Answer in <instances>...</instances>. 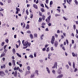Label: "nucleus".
Segmentation results:
<instances>
[{"label": "nucleus", "mask_w": 78, "mask_h": 78, "mask_svg": "<svg viewBox=\"0 0 78 78\" xmlns=\"http://www.w3.org/2000/svg\"><path fill=\"white\" fill-rule=\"evenodd\" d=\"M51 51H53V50H54V49H53V47H51Z\"/></svg>", "instance_id": "58"}, {"label": "nucleus", "mask_w": 78, "mask_h": 78, "mask_svg": "<svg viewBox=\"0 0 78 78\" xmlns=\"http://www.w3.org/2000/svg\"><path fill=\"white\" fill-rule=\"evenodd\" d=\"M16 11H20V9H19V8L16 7Z\"/></svg>", "instance_id": "41"}, {"label": "nucleus", "mask_w": 78, "mask_h": 78, "mask_svg": "<svg viewBox=\"0 0 78 78\" xmlns=\"http://www.w3.org/2000/svg\"><path fill=\"white\" fill-rule=\"evenodd\" d=\"M30 18L31 19H32L33 18V15L32 14H31L30 16Z\"/></svg>", "instance_id": "35"}, {"label": "nucleus", "mask_w": 78, "mask_h": 78, "mask_svg": "<svg viewBox=\"0 0 78 78\" xmlns=\"http://www.w3.org/2000/svg\"><path fill=\"white\" fill-rule=\"evenodd\" d=\"M72 55L74 57H75V56H76V55H75V53H74V52H72Z\"/></svg>", "instance_id": "33"}, {"label": "nucleus", "mask_w": 78, "mask_h": 78, "mask_svg": "<svg viewBox=\"0 0 78 78\" xmlns=\"http://www.w3.org/2000/svg\"><path fill=\"white\" fill-rule=\"evenodd\" d=\"M0 5H1V6H3V3L2 2H0Z\"/></svg>", "instance_id": "53"}, {"label": "nucleus", "mask_w": 78, "mask_h": 78, "mask_svg": "<svg viewBox=\"0 0 78 78\" xmlns=\"http://www.w3.org/2000/svg\"><path fill=\"white\" fill-rule=\"evenodd\" d=\"M66 44L67 45H69V41H68V39H66Z\"/></svg>", "instance_id": "38"}, {"label": "nucleus", "mask_w": 78, "mask_h": 78, "mask_svg": "<svg viewBox=\"0 0 78 78\" xmlns=\"http://www.w3.org/2000/svg\"><path fill=\"white\" fill-rule=\"evenodd\" d=\"M29 28H30V25H29V24H27L26 27H25L26 29L27 30L29 29Z\"/></svg>", "instance_id": "13"}, {"label": "nucleus", "mask_w": 78, "mask_h": 78, "mask_svg": "<svg viewBox=\"0 0 78 78\" xmlns=\"http://www.w3.org/2000/svg\"><path fill=\"white\" fill-rule=\"evenodd\" d=\"M3 75H6V74L3 71H0V75L1 76H4Z\"/></svg>", "instance_id": "3"}, {"label": "nucleus", "mask_w": 78, "mask_h": 78, "mask_svg": "<svg viewBox=\"0 0 78 78\" xmlns=\"http://www.w3.org/2000/svg\"><path fill=\"white\" fill-rule=\"evenodd\" d=\"M75 3L76 5H78V1H77V0H75Z\"/></svg>", "instance_id": "28"}, {"label": "nucleus", "mask_w": 78, "mask_h": 78, "mask_svg": "<svg viewBox=\"0 0 78 78\" xmlns=\"http://www.w3.org/2000/svg\"><path fill=\"white\" fill-rule=\"evenodd\" d=\"M33 7H34V8H35V9H37V5L36 4L33 5Z\"/></svg>", "instance_id": "14"}, {"label": "nucleus", "mask_w": 78, "mask_h": 78, "mask_svg": "<svg viewBox=\"0 0 78 78\" xmlns=\"http://www.w3.org/2000/svg\"><path fill=\"white\" fill-rule=\"evenodd\" d=\"M57 10L59 12H61V9H57Z\"/></svg>", "instance_id": "61"}, {"label": "nucleus", "mask_w": 78, "mask_h": 78, "mask_svg": "<svg viewBox=\"0 0 78 78\" xmlns=\"http://www.w3.org/2000/svg\"><path fill=\"white\" fill-rule=\"evenodd\" d=\"M41 12H45V10H44V8L41 9Z\"/></svg>", "instance_id": "47"}, {"label": "nucleus", "mask_w": 78, "mask_h": 78, "mask_svg": "<svg viewBox=\"0 0 78 78\" xmlns=\"http://www.w3.org/2000/svg\"><path fill=\"white\" fill-rule=\"evenodd\" d=\"M12 51L13 53V54H14L16 53V50L14 48H13L12 49Z\"/></svg>", "instance_id": "23"}, {"label": "nucleus", "mask_w": 78, "mask_h": 78, "mask_svg": "<svg viewBox=\"0 0 78 78\" xmlns=\"http://www.w3.org/2000/svg\"><path fill=\"white\" fill-rule=\"evenodd\" d=\"M9 66H12V64L10 62H9Z\"/></svg>", "instance_id": "59"}, {"label": "nucleus", "mask_w": 78, "mask_h": 78, "mask_svg": "<svg viewBox=\"0 0 78 78\" xmlns=\"http://www.w3.org/2000/svg\"><path fill=\"white\" fill-rule=\"evenodd\" d=\"M39 16H42V12H39Z\"/></svg>", "instance_id": "24"}, {"label": "nucleus", "mask_w": 78, "mask_h": 78, "mask_svg": "<svg viewBox=\"0 0 78 78\" xmlns=\"http://www.w3.org/2000/svg\"><path fill=\"white\" fill-rule=\"evenodd\" d=\"M44 34H43L41 35V40H43V37H44Z\"/></svg>", "instance_id": "18"}, {"label": "nucleus", "mask_w": 78, "mask_h": 78, "mask_svg": "<svg viewBox=\"0 0 78 78\" xmlns=\"http://www.w3.org/2000/svg\"><path fill=\"white\" fill-rule=\"evenodd\" d=\"M31 78H33V77H34V74H33L31 75L30 76Z\"/></svg>", "instance_id": "45"}, {"label": "nucleus", "mask_w": 78, "mask_h": 78, "mask_svg": "<svg viewBox=\"0 0 78 78\" xmlns=\"http://www.w3.org/2000/svg\"><path fill=\"white\" fill-rule=\"evenodd\" d=\"M51 18V16H50V15L48 17V23H50V20Z\"/></svg>", "instance_id": "11"}, {"label": "nucleus", "mask_w": 78, "mask_h": 78, "mask_svg": "<svg viewBox=\"0 0 78 78\" xmlns=\"http://www.w3.org/2000/svg\"><path fill=\"white\" fill-rule=\"evenodd\" d=\"M58 74H61V70H58Z\"/></svg>", "instance_id": "31"}, {"label": "nucleus", "mask_w": 78, "mask_h": 78, "mask_svg": "<svg viewBox=\"0 0 78 78\" xmlns=\"http://www.w3.org/2000/svg\"><path fill=\"white\" fill-rule=\"evenodd\" d=\"M52 72L53 74H55V73H56V72H55V70H53Z\"/></svg>", "instance_id": "46"}, {"label": "nucleus", "mask_w": 78, "mask_h": 78, "mask_svg": "<svg viewBox=\"0 0 78 78\" xmlns=\"http://www.w3.org/2000/svg\"><path fill=\"white\" fill-rule=\"evenodd\" d=\"M4 11L3 9H2V8H0V12H2V11Z\"/></svg>", "instance_id": "30"}, {"label": "nucleus", "mask_w": 78, "mask_h": 78, "mask_svg": "<svg viewBox=\"0 0 78 78\" xmlns=\"http://www.w3.org/2000/svg\"><path fill=\"white\" fill-rule=\"evenodd\" d=\"M62 49L63 50H64V51L66 50V49H65V47H62Z\"/></svg>", "instance_id": "62"}, {"label": "nucleus", "mask_w": 78, "mask_h": 78, "mask_svg": "<svg viewBox=\"0 0 78 78\" xmlns=\"http://www.w3.org/2000/svg\"><path fill=\"white\" fill-rule=\"evenodd\" d=\"M72 44H74V40H72Z\"/></svg>", "instance_id": "64"}, {"label": "nucleus", "mask_w": 78, "mask_h": 78, "mask_svg": "<svg viewBox=\"0 0 78 78\" xmlns=\"http://www.w3.org/2000/svg\"><path fill=\"white\" fill-rule=\"evenodd\" d=\"M29 57H30V58H34V57H33V56L32 55H30L29 56Z\"/></svg>", "instance_id": "34"}, {"label": "nucleus", "mask_w": 78, "mask_h": 78, "mask_svg": "<svg viewBox=\"0 0 78 78\" xmlns=\"http://www.w3.org/2000/svg\"><path fill=\"white\" fill-rule=\"evenodd\" d=\"M41 6H42V8H44V4H41Z\"/></svg>", "instance_id": "54"}, {"label": "nucleus", "mask_w": 78, "mask_h": 78, "mask_svg": "<svg viewBox=\"0 0 78 78\" xmlns=\"http://www.w3.org/2000/svg\"><path fill=\"white\" fill-rule=\"evenodd\" d=\"M5 53H3L2 54H1L0 57L2 58V57H3V56H5Z\"/></svg>", "instance_id": "16"}, {"label": "nucleus", "mask_w": 78, "mask_h": 78, "mask_svg": "<svg viewBox=\"0 0 78 78\" xmlns=\"http://www.w3.org/2000/svg\"><path fill=\"white\" fill-rule=\"evenodd\" d=\"M11 0H8L7 2L8 3H11Z\"/></svg>", "instance_id": "36"}, {"label": "nucleus", "mask_w": 78, "mask_h": 78, "mask_svg": "<svg viewBox=\"0 0 78 78\" xmlns=\"http://www.w3.org/2000/svg\"><path fill=\"white\" fill-rule=\"evenodd\" d=\"M46 69L47 71L48 72V73H50V70L48 69V67H46Z\"/></svg>", "instance_id": "20"}, {"label": "nucleus", "mask_w": 78, "mask_h": 78, "mask_svg": "<svg viewBox=\"0 0 78 78\" xmlns=\"http://www.w3.org/2000/svg\"><path fill=\"white\" fill-rule=\"evenodd\" d=\"M55 41V36H52L51 39V44H54Z\"/></svg>", "instance_id": "2"}, {"label": "nucleus", "mask_w": 78, "mask_h": 78, "mask_svg": "<svg viewBox=\"0 0 78 78\" xmlns=\"http://www.w3.org/2000/svg\"><path fill=\"white\" fill-rule=\"evenodd\" d=\"M63 18L64 20H67V18H66V17L65 16L63 17Z\"/></svg>", "instance_id": "50"}, {"label": "nucleus", "mask_w": 78, "mask_h": 78, "mask_svg": "<svg viewBox=\"0 0 78 78\" xmlns=\"http://www.w3.org/2000/svg\"><path fill=\"white\" fill-rule=\"evenodd\" d=\"M45 7L46 8H47V9H49V7H48V6L46 4H45Z\"/></svg>", "instance_id": "40"}, {"label": "nucleus", "mask_w": 78, "mask_h": 78, "mask_svg": "<svg viewBox=\"0 0 78 78\" xmlns=\"http://www.w3.org/2000/svg\"><path fill=\"white\" fill-rule=\"evenodd\" d=\"M45 23H42L41 24V25H42V26H44L45 25Z\"/></svg>", "instance_id": "42"}, {"label": "nucleus", "mask_w": 78, "mask_h": 78, "mask_svg": "<svg viewBox=\"0 0 78 78\" xmlns=\"http://www.w3.org/2000/svg\"><path fill=\"white\" fill-rule=\"evenodd\" d=\"M53 4V1H51L50 2V7H51V5H52V4Z\"/></svg>", "instance_id": "25"}, {"label": "nucleus", "mask_w": 78, "mask_h": 78, "mask_svg": "<svg viewBox=\"0 0 78 78\" xmlns=\"http://www.w3.org/2000/svg\"><path fill=\"white\" fill-rule=\"evenodd\" d=\"M12 74V75L14 74V76H17V71H16L15 72H13Z\"/></svg>", "instance_id": "5"}, {"label": "nucleus", "mask_w": 78, "mask_h": 78, "mask_svg": "<svg viewBox=\"0 0 78 78\" xmlns=\"http://www.w3.org/2000/svg\"><path fill=\"white\" fill-rule=\"evenodd\" d=\"M27 33H29V34H30L31 33V31L30 30H27Z\"/></svg>", "instance_id": "51"}, {"label": "nucleus", "mask_w": 78, "mask_h": 78, "mask_svg": "<svg viewBox=\"0 0 78 78\" xmlns=\"http://www.w3.org/2000/svg\"><path fill=\"white\" fill-rule=\"evenodd\" d=\"M41 19H42L43 20H45V16H44V15H42Z\"/></svg>", "instance_id": "10"}, {"label": "nucleus", "mask_w": 78, "mask_h": 78, "mask_svg": "<svg viewBox=\"0 0 78 78\" xmlns=\"http://www.w3.org/2000/svg\"><path fill=\"white\" fill-rule=\"evenodd\" d=\"M73 28L74 30H76V26L75 25L73 26Z\"/></svg>", "instance_id": "55"}, {"label": "nucleus", "mask_w": 78, "mask_h": 78, "mask_svg": "<svg viewBox=\"0 0 78 78\" xmlns=\"http://www.w3.org/2000/svg\"><path fill=\"white\" fill-rule=\"evenodd\" d=\"M42 18L40 17L38 20L39 22H42Z\"/></svg>", "instance_id": "19"}, {"label": "nucleus", "mask_w": 78, "mask_h": 78, "mask_svg": "<svg viewBox=\"0 0 78 78\" xmlns=\"http://www.w3.org/2000/svg\"><path fill=\"white\" fill-rule=\"evenodd\" d=\"M4 44H5V42H2V43L1 44L2 46H3L4 45Z\"/></svg>", "instance_id": "49"}, {"label": "nucleus", "mask_w": 78, "mask_h": 78, "mask_svg": "<svg viewBox=\"0 0 78 78\" xmlns=\"http://www.w3.org/2000/svg\"><path fill=\"white\" fill-rule=\"evenodd\" d=\"M31 44V43H28V41H25L24 43L23 44V46L24 47H23V49L27 48L28 47H30Z\"/></svg>", "instance_id": "1"}, {"label": "nucleus", "mask_w": 78, "mask_h": 78, "mask_svg": "<svg viewBox=\"0 0 78 78\" xmlns=\"http://www.w3.org/2000/svg\"><path fill=\"white\" fill-rule=\"evenodd\" d=\"M27 69L29 71L30 70V67L29 66H28L27 67Z\"/></svg>", "instance_id": "37"}, {"label": "nucleus", "mask_w": 78, "mask_h": 78, "mask_svg": "<svg viewBox=\"0 0 78 78\" xmlns=\"http://www.w3.org/2000/svg\"><path fill=\"white\" fill-rule=\"evenodd\" d=\"M42 50H43V51H45V50H46V48H43L42 49Z\"/></svg>", "instance_id": "44"}, {"label": "nucleus", "mask_w": 78, "mask_h": 78, "mask_svg": "<svg viewBox=\"0 0 78 78\" xmlns=\"http://www.w3.org/2000/svg\"><path fill=\"white\" fill-rule=\"evenodd\" d=\"M30 37L31 39H33L34 38V37H33V34H30Z\"/></svg>", "instance_id": "9"}, {"label": "nucleus", "mask_w": 78, "mask_h": 78, "mask_svg": "<svg viewBox=\"0 0 78 78\" xmlns=\"http://www.w3.org/2000/svg\"><path fill=\"white\" fill-rule=\"evenodd\" d=\"M12 65H13V66H16V63L15 62V60H12Z\"/></svg>", "instance_id": "7"}, {"label": "nucleus", "mask_w": 78, "mask_h": 78, "mask_svg": "<svg viewBox=\"0 0 78 78\" xmlns=\"http://www.w3.org/2000/svg\"><path fill=\"white\" fill-rule=\"evenodd\" d=\"M25 9L24 8L23 10V14H24V12H25Z\"/></svg>", "instance_id": "56"}, {"label": "nucleus", "mask_w": 78, "mask_h": 78, "mask_svg": "<svg viewBox=\"0 0 78 78\" xmlns=\"http://www.w3.org/2000/svg\"><path fill=\"white\" fill-rule=\"evenodd\" d=\"M49 48V47H48V48H47V50H46V51L47 52H48V51H50V49Z\"/></svg>", "instance_id": "29"}, {"label": "nucleus", "mask_w": 78, "mask_h": 78, "mask_svg": "<svg viewBox=\"0 0 78 78\" xmlns=\"http://www.w3.org/2000/svg\"><path fill=\"white\" fill-rule=\"evenodd\" d=\"M23 70H20V73H23V72H24V69H23Z\"/></svg>", "instance_id": "32"}, {"label": "nucleus", "mask_w": 78, "mask_h": 78, "mask_svg": "<svg viewBox=\"0 0 78 78\" xmlns=\"http://www.w3.org/2000/svg\"><path fill=\"white\" fill-rule=\"evenodd\" d=\"M66 66V67H67V69H69V65H67Z\"/></svg>", "instance_id": "43"}, {"label": "nucleus", "mask_w": 78, "mask_h": 78, "mask_svg": "<svg viewBox=\"0 0 78 78\" xmlns=\"http://www.w3.org/2000/svg\"><path fill=\"white\" fill-rule=\"evenodd\" d=\"M34 38H35V37H37V34H34Z\"/></svg>", "instance_id": "22"}, {"label": "nucleus", "mask_w": 78, "mask_h": 78, "mask_svg": "<svg viewBox=\"0 0 78 78\" xmlns=\"http://www.w3.org/2000/svg\"><path fill=\"white\" fill-rule=\"evenodd\" d=\"M38 72H39V71L38 70H36L35 71V73H36L37 74V75L38 76L39 75V73H38Z\"/></svg>", "instance_id": "27"}, {"label": "nucleus", "mask_w": 78, "mask_h": 78, "mask_svg": "<svg viewBox=\"0 0 78 78\" xmlns=\"http://www.w3.org/2000/svg\"><path fill=\"white\" fill-rule=\"evenodd\" d=\"M5 41L6 43H8L9 42V40H8V39H5Z\"/></svg>", "instance_id": "26"}, {"label": "nucleus", "mask_w": 78, "mask_h": 78, "mask_svg": "<svg viewBox=\"0 0 78 78\" xmlns=\"http://www.w3.org/2000/svg\"><path fill=\"white\" fill-rule=\"evenodd\" d=\"M30 71H26V74L25 75V76H26L27 75H28L29 73H30Z\"/></svg>", "instance_id": "12"}, {"label": "nucleus", "mask_w": 78, "mask_h": 78, "mask_svg": "<svg viewBox=\"0 0 78 78\" xmlns=\"http://www.w3.org/2000/svg\"><path fill=\"white\" fill-rule=\"evenodd\" d=\"M63 75L62 74H61L60 75H59L57 77V78H62V77L63 76Z\"/></svg>", "instance_id": "8"}, {"label": "nucleus", "mask_w": 78, "mask_h": 78, "mask_svg": "<svg viewBox=\"0 0 78 78\" xmlns=\"http://www.w3.org/2000/svg\"><path fill=\"white\" fill-rule=\"evenodd\" d=\"M19 67H17L16 68L15 67L13 69L14 70H19Z\"/></svg>", "instance_id": "15"}, {"label": "nucleus", "mask_w": 78, "mask_h": 78, "mask_svg": "<svg viewBox=\"0 0 78 78\" xmlns=\"http://www.w3.org/2000/svg\"><path fill=\"white\" fill-rule=\"evenodd\" d=\"M23 28H24L25 27V23H23Z\"/></svg>", "instance_id": "48"}, {"label": "nucleus", "mask_w": 78, "mask_h": 78, "mask_svg": "<svg viewBox=\"0 0 78 78\" xmlns=\"http://www.w3.org/2000/svg\"><path fill=\"white\" fill-rule=\"evenodd\" d=\"M26 12L27 15H28L29 14V13L28 12V10H26Z\"/></svg>", "instance_id": "39"}, {"label": "nucleus", "mask_w": 78, "mask_h": 78, "mask_svg": "<svg viewBox=\"0 0 78 78\" xmlns=\"http://www.w3.org/2000/svg\"><path fill=\"white\" fill-rule=\"evenodd\" d=\"M45 31H49V30H48V28H46V29H45Z\"/></svg>", "instance_id": "63"}, {"label": "nucleus", "mask_w": 78, "mask_h": 78, "mask_svg": "<svg viewBox=\"0 0 78 78\" xmlns=\"http://www.w3.org/2000/svg\"><path fill=\"white\" fill-rule=\"evenodd\" d=\"M61 37H62L61 39L62 40V39H64V36H63L62 35L61 36Z\"/></svg>", "instance_id": "57"}, {"label": "nucleus", "mask_w": 78, "mask_h": 78, "mask_svg": "<svg viewBox=\"0 0 78 78\" xmlns=\"http://www.w3.org/2000/svg\"><path fill=\"white\" fill-rule=\"evenodd\" d=\"M58 42L57 41H55L54 44V45L55 47H58Z\"/></svg>", "instance_id": "6"}, {"label": "nucleus", "mask_w": 78, "mask_h": 78, "mask_svg": "<svg viewBox=\"0 0 78 78\" xmlns=\"http://www.w3.org/2000/svg\"><path fill=\"white\" fill-rule=\"evenodd\" d=\"M6 46H7V45H5L4 46V49H6Z\"/></svg>", "instance_id": "60"}, {"label": "nucleus", "mask_w": 78, "mask_h": 78, "mask_svg": "<svg viewBox=\"0 0 78 78\" xmlns=\"http://www.w3.org/2000/svg\"><path fill=\"white\" fill-rule=\"evenodd\" d=\"M34 57H35V58H36V52H35L34 53Z\"/></svg>", "instance_id": "52"}, {"label": "nucleus", "mask_w": 78, "mask_h": 78, "mask_svg": "<svg viewBox=\"0 0 78 78\" xmlns=\"http://www.w3.org/2000/svg\"><path fill=\"white\" fill-rule=\"evenodd\" d=\"M48 59H50V56H51V54H49L48 55Z\"/></svg>", "instance_id": "21"}, {"label": "nucleus", "mask_w": 78, "mask_h": 78, "mask_svg": "<svg viewBox=\"0 0 78 78\" xmlns=\"http://www.w3.org/2000/svg\"><path fill=\"white\" fill-rule=\"evenodd\" d=\"M57 66H58V63L57 62H55L54 66L52 67V69H55V68H56V69H57Z\"/></svg>", "instance_id": "4"}, {"label": "nucleus", "mask_w": 78, "mask_h": 78, "mask_svg": "<svg viewBox=\"0 0 78 78\" xmlns=\"http://www.w3.org/2000/svg\"><path fill=\"white\" fill-rule=\"evenodd\" d=\"M67 3H68L69 4V5H70V3H71V2L72 1V0H69H69H66Z\"/></svg>", "instance_id": "17"}]
</instances>
